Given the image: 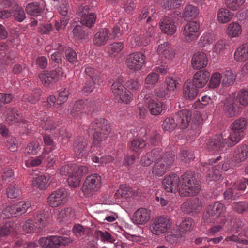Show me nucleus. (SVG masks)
I'll use <instances>...</instances> for the list:
<instances>
[{"instance_id":"obj_13","label":"nucleus","mask_w":248,"mask_h":248,"mask_svg":"<svg viewBox=\"0 0 248 248\" xmlns=\"http://www.w3.org/2000/svg\"><path fill=\"white\" fill-rule=\"evenodd\" d=\"M88 6H80L78 10V14L81 16V23L87 27L91 28L94 24L96 16L93 13H89Z\"/></svg>"},{"instance_id":"obj_32","label":"nucleus","mask_w":248,"mask_h":248,"mask_svg":"<svg viewBox=\"0 0 248 248\" xmlns=\"http://www.w3.org/2000/svg\"><path fill=\"white\" fill-rule=\"evenodd\" d=\"M238 105L246 107L248 105V90L241 89L238 92L235 97H233Z\"/></svg>"},{"instance_id":"obj_3","label":"nucleus","mask_w":248,"mask_h":248,"mask_svg":"<svg viewBox=\"0 0 248 248\" xmlns=\"http://www.w3.org/2000/svg\"><path fill=\"white\" fill-rule=\"evenodd\" d=\"M91 126L94 130L93 144L95 146H99L108 137L110 132V126L108 124V121L105 119H100L98 122H92Z\"/></svg>"},{"instance_id":"obj_2","label":"nucleus","mask_w":248,"mask_h":248,"mask_svg":"<svg viewBox=\"0 0 248 248\" xmlns=\"http://www.w3.org/2000/svg\"><path fill=\"white\" fill-rule=\"evenodd\" d=\"M245 118L240 117L236 119L231 125V132L226 140V144L228 147H232L238 143L244 136L247 126Z\"/></svg>"},{"instance_id":"obj_23","label":"nucleus","mask_w":248,"mask_h":248,"mask_svg":"<svg viewBox=\"0 0 248 248\" xmlns=\"http://www.w3.org/2000/svg\"><path fill=\"white\" fill-rule=\"evenodd\" d=\"M198 93V90L191 81H186L183 86V94L186 99L193 100L195 99Z\"/></svg>"},{"instance_id":"obj_28","label":"nucleus","mask_w":248,"mask_h":248,"mask_svg":"<svg viewBox=\"0 0 248 248\" xmlns=\"http://www.w3.org/2000/svg\"><path fill=\"white\" fill-rule=\"evenodd\" d=\"M199 14V9L193 5H188L185 7L183 13V17L185 20H190L195 18Z\"/></svg>"},{"instance_id":"obj_6","label":"nucleus","mask_w":248,"mask_h":248,"mask_svg":"<svg viewBox=\"0 0 248 248\" xmlns=\"http://www.w3.org/2000/svg\"><path fill=\"white\" fill-rule=\"evenodd\" d=\"M224 204L215 202L208 205L203 215V218L207 223H214L216 218L219 217L225 210Z\"/></svg>"},{"instance_id":"obj_26","label":"nucleus","mask_w":248,"mask_h":248,"mask_svg":"<svg viewBox=\"0 0 248 248\" xmlns=\"http://www.w3.org/2000/svg\"><path fill=\"white\" fill-rule=\"evenodd\" d=\"M44 10L43 4L38 2H34L29 3L26 7L27 13L31 16H37L42 13Z\"/></svg>"},{"instance_id":"obj_22","label":"nucleus","mask_w":248,"mask_h":248,"mask_svg":"<svg viewBox=\"0 0 248 248\" xmlns=\"http://www.w3.org/2000/svg\"><path fill=\"white\" fill-rule=\"evenodd\" d=\"M191 112L187 109H183L176 114L177 121L180 123V126L182 129L186 128L191 120Z\"/></svg>"},{"instance_id":"obj_57","label":"nucleus","mask_w":248,"mask_h":248,"mask_svg":"<svg viewBox=\"0 0 248 248\" xmlns=\"http://www.w3.org/2000/svg\"><path fill=\"white\" fill-rule=\"evenodd\" d=\"M176 78H173V77L170 78H168L166 80V83L167 85L166 89L167 91L172 92L180 85L179 82L175 79Z\"/></svg>"},{"instance_id":"obj_51","label":"nucleus","mask_w":248,"mask_h":248,"mask_svg":"<svg viewBox=\"0 0 248 248\" xmlns=\"http://www.w3.org/2000/svg\"><path fill=\"white\" fill-rule=\"evenodd\" d=\"M95 235L97 239H100L101 241H103L113 242L112 240V235L107 231L103 232L99 230H96L95 232Z\"/></svg>"},{"instance_id":"obj_1","label":"nucleus","mask_w":248,"mask_h":248,"mask_svg":"<svg viewBox=\"0 0 248 248\" xmlns=\"http://www.w3.org/2000/svg\"><path fill=\"white\" fill-rule=\"evenodd\" d=\"M164 188L168 192L177 190L181 197L197 195L202 189L200 175L191 170H188L181 177L175 174L166 176L162 181Z\"/></svg>"},{"instance_id":"obj_41","label":"nucleus","mask_w":248,"mask_h":248,"mask_svg":"<svg viewBox=\"0 0 248 248\" xmlns=\"http://www.w3.org/2000/svg\"><path fill=\"white\" fill-rule=\"evenodd\" d=\"M32 184L41 190L46 189L49 186L48 180L44 175H40L35 178L32 180Z\"/></svg>"},{"instance_id":"obj_56","label":"nucleus","mask_w":248,"mask_h":248,"mask_svg":"<svg viewBox=\"0 0 248 248\" xmlns=\"http://www.w3.org/2000/svg\"><path fill=\"white\" fill-rule=\"evenodd\" d=\"M42 125L44 129L51 131L57 128L58 126V122L56 123L51 119L46 118V120H43Z\"/></svg>"},{"instance_id":"obj_31","label":"nucleus","mask_w":248,"mask_h":248,"mask_svg":"<svg viewBox=\"0 0 248 248\" xmlns=\"http://www.w3.org/2000/svg\"><path fill=\"white\" fill-rule=\"evenodd\" d=\"M175 157V155L172 152H166L161 155V157L158 160L163 163L164 165L169 169L174 163Z\"/></svg>"},{"instance_id":"obj_27","label":"nucleus","mask_w":248,"mask_h":248,"mask_svg":"<svg viewBox=\"0 0 248 248\" xmlns=\"http://www.w3.org/2000/svg\"><path fill=\"white\" fill-rule=\"evenodd\" d=\"M59 51L65 54L66 59L71 63H75L77 61V57L76 52L72 48L60 45L58 47Z\"/></svg>"},{"instance_id":"obj_46","label":"nucleus","mask_w":248,"mask_h":248,"mask_svg":"<svg viewBox=\"0 0 248 248\" xmlns=\"http://www.w3.org/2000/svg\"><path fill=\"white\" fill-rule=\"evenodd\" d=\"M177 125L173 118L167 117L163 121L162 126L165 131L170 132L174 130Z\"/></svg>"},{"instance_id":"obj_4","label":"nucleus","mask_w":248,"mask_h":248,"mask_svg":"<svg viewBox=\"0 0 248 248\" xmlns=\"http://www.w3.org/2000/svg\"><path fill=\"white\" fill-rule=\"evenodd\" d=\"M72 242V240L70 237L58 235L42 237L38 241L39 244L43 248H58L61 246H67Z\"/></svg>"},{"instance_id":"obj_7","label":"nucleus","mask_w":248,"mask_h":248,"mask_svg":"<svg viewBox=\"0 0 248 248\" xmlns=\"http://www.w3.org/2000/svg\"><path fill=\"white\" fill-rule=\"evenodd\" d=\"M63 74L62 68L57 67L51 71H44L39 75V78L43 85L48 87L50 84L57 82L59 80L60 75L63 76Z\"/></svg>"},{"instance_id":"obj_62","label":"nucleus","mask_w":248,"mask_h":248,"mask_svg":"<svg viewBox=\"0 0 248 248\" xmlns=\"http://www.w3.org/2000/svg\"><path fill=\"white\" fill-rule=\"evenodd\" d=\"M16 205L18 208V211L19 212V216L27 212H31V204L29 202H25L24 203L21 202Z\"/></svg>"},{"instance_id":"obj_64","label":"nucleus","mask_w":248,"mask_h":248,"mask_svg":"<svg viewBox=\"0 0 248 248\" xmlns=\"http://www.w3.org/2000/svg\"><path fill=\"white\" fill-rule=\"evenodd\" d=\"M4 113L7 121H13L18 120V114L17 113L16 110L13 108H7Z\"/></svg>"},{"instance_id":"obj_60","label":"nucleus","mask_w":248,"mask_h":248,"mask_svg":"<svg viewBox=\"0 0 248 248\" xmlns=\"http://www.w3.org/2000/svg\"><path fill=\"white\" fill-rule=\"evenodd\" d=\"M113 93L115 95L119 96L124 91H126V88L123 86L120 81L115 82L111 86Z\"/></svg>"},{"instance_id":"obj_25","label":"nucleus","mask_w":248,"mask_h":248,"mask_svg":"<svg viewBox=\"0 0 248 248\" xmlns=\"http://www.w3.org/2000/svg\"><path fill=\"white\" fill-rule=\"evenodd\" d=\"M234 57L237 62H244L248 60V43L243 44L236 49Z\"/></svg>"},{"instance_id":"obj_15","label":"nucleus","mask_w":248,"mask_h":248,"mask_svg":"<svg viewBox=\"0 0 248 248\" xmlns=\"http://www.w3.org/2000/svg\"><path fill=\"white\" fill-rule=\"evenodd\" d=\"M150 218V212L146 208H141L137 210L131 218L133 222L137 225L145 224Z\"/></svg>"},{"instance_id":"obj_9","label":"nucleus","mask_w":248,"mask_h":248,"mask_svg":"<svg viewBox=\"0 0 248 248\" xmlns=\"http://www.w3.org/2000/svg\"><path fill=\"white\" fill-rule=\"evenodd\" d=\"M145 56L141 52H134L130 54L126 60L127 66L134 71L140 70L144 63Z\"/></svg>"},{"instance_id":"obj_11","label":"nucleus","mask_w":248,"mask_h":248,"mask_svg":"<svg viewBox=\"0 0 248 248\" xmlns=\"http://www.w3.org/2000/svg\"><path fill=\"white\" fill-rule=\"evenodd\" d=\"M202 206V202L198 198L189 199L183 203L181 209L183 212L186 214L198 213Z\"/></svg>"},{"instance_id":"obj_49","label":"nucleus","mask_w":248,"mask_h":248,"mask_svg":"<svg viewBox=\"0 0 248 248\" xmlns=\"http://www.w3.org/2000/svg\"><path fill=\"white\" fill-rule=\"evenodd\" d=\"M13 226L12 222H8L0 226V236L5 237L10 235L14 231Z\"/></svg>"},{"instance_id":"obj_55","label":"nucleus","mask_w":248,"mask_h":248,"mask_svg":"<svg viewBox=\"0 0 248 248\" xmlns=\"http://www.w3.org/2000/svg\"><path fill=\"white\" fill-rule=\"evenodd\" d=\"M85 27L80 25H77L73 30V35L77 39H82L86 36V33L84 31Z\"/></svg>"},{"instance_id":"obj_33","label":"nucleus","mask_w":248,"mask_h":248,"mask_svg":"<svg viewBox=\"0 0 248 248\" xmlns=\"http://www.w3.org/2000/svg\"><path fill=\"white\" fill-rule=\"evenodd\" d=\"M233 14L227 9L221 8L217 13L218 21L220 23H225L230 21L232 18Z\"/></svg>"},{"instance_id":"obj_35","label":"nucleus","mask_w":248,"mask_h":248,"mask_svg":"<svg viewBox=\"0 0 248 248\" xmlns=\"http://www.w3.org/2000/svg\"><path fill=\"white\" fill-rule=\"evenodd\" d=\"M42 94V91L38 88L35 89L30 96L24 95L22 97V101L25 102H30L31 104H35L40 100Z\"/></svg>"},{"instance_id":"obj_16","label":"nucleus","mask_w":248,"mask_h":248,"mask_svg":"<svg viewBox=\"0 0 248 248\" xmlns=\"http://www.w3.org/2000/svg\"><path fill=\"white\" fill-rule=\"evenodd\" d=\"M225 147L224 139L222 136L216 135L209 139L206 143L207 149L209 151H222Z\"/></svg>"},{"instance_id":"obj_59","label":"nucleus","mask_w":248,"mask_h":248,"mask_svg":"<svg viewBox=\"0 0 248 248\" xmlns=\"http://www.w3.org/2000/svg\"><path fill=\"white\" fill-rule=\"evenodd\" d=\"M6 147L11 151L15 152L17 150L18 142L16 138L8 137L6 141Z\"/></svg>"},{"instance_id":"obj_14","label":"nucleus","mask_w":248,"mask_h":248,"mask_svg":"<svg viewBox=\"0 0 248 248\" xmlns=\"http://www.w3.org/2000/svg\"><path fill=\"white\" fill-rule=\"evenodd\" d=\"M248 158V145L241 144L237 146L234 149L231 157L232 162L239 163Z\"/></svg>"},{"instance_id":"obj_36","label":"nucleus","mask_w":248,"mask_h":248,"mask_svg":"<svg viewBox=\"0 0 248 248\" xmlns=\"http://www.w3.org/2000/svg\"><path fill=\"white\" fill-rule=\"evenodd\" d=\"M165 240L171 244H177V243L184 240V237L180 232L175 231L169 232L165 236Z\"/></svg>"},{"instance_id":"obj_43","label":"nucleus","mask_w":248,"mask_h":248,"mask_svg":"<svg viewBox=\"0 0 248 248\" xmlns=\"http://www.w3.org/2000/svg\"><path fill=\"white\" fill-rule=\"evenodd\" d=\"M39 144L37 142L30 143L25 149V157L28 156L31 158L32 156L37 155Z\"/></svg>"},{"instance_id":"obj_19","label":"nucleus","mask_w":248,"mask_h":248,"mask_svg":"<svg viewBox=\"0 0 248 248\" xmlns=\"http://www.w3.org/2000/svg\"><path fill=\"white\" fill-rule=\"evenodd\" d=\"M208 63V59L205 54L202 52H196L191 60L192 66L194 69H200L205 67Z\"/></svg>"},{"instance_id":"obj_44","label":"nucleus","mask_w":248,"mask_h":248,"mask_svg":"<svg viewBox=\"0 0 248 248\" xmlns=\"http://www.w3.org/2000/svg\"><path fill=\"white\" fill-rule=\"evenodd\" d=\"M85 105L82 100L77 101L73 106L71 114L74 118L79 117L82 113Z\"/></svg>"},{"instance_id":"obj_5","label":"nucleus","mask_w":248,"mask_h":248,"mask_svg":"<svg viewBox=\"0 0 248 248\" xmlns=\"http://www.w3.org/2000/svg\"><path fill=\"white\" fill-rule=\"evenodd\" d=\"M101 186V177L96 174L88 176L84 181L82 186V191L87 197L96 193Z\"/></svg>"},{"instance_id":"obj_10","label":"nucleus","mask_w":248,"mask_h":248,"mask_svg":"<svg viewBox=\"0 0 248 248\" xmlns=\"http://www.w3.org/2000/svg\"><path fill=\"white\" fill-rule=\"evenodd\" d=\"M199 24L196 21L190 22L185 26L183 32V41L191 42L198 37V31L199 29Z\"/></svg>"},{"instance_id":"obj_38","label":"nucleus","mask_w":248,"mask_h":248,"mask_svg":"<svg viewBox=\"0 0 248 248\" xmlns=\"http://www.w3.org/2000/svg\"><path fill=\"white\" fill-rule=\"evenodd\" d=\"M169 170L163 163L158 160L152 168V173L155 176H161Z\"/></svg>"},{"instance_id":"obj_20","label":"nucleus","mask_w":248,"mask_h":248,"mask_svg":"<svg viewBox=\"0 0 248 248\" xmlns=\"http://www.w3.org/2000/svg\"><path fill=\"white\" fill-rule=\"evenodd\" d=\"M238 105L233 97H230L225 100L223 111L228 117H234L236 114V108Z\"/></svg>"},{"instance_id":"obj_63","label":"nucleus","mask_w":248,"mask_h":248,"mask_svg":"<svg viewBox=\"0 0 248 248\" xmlns=\"http://www.w3.org/2000/svg\"><path fill=\"white\" fill-rule=\"evenodd\" d=\"M19 189L17 186L10 185L7 188V195L9 198H15L19 194Z\"/></svg>"},{"instance_id":"obj_8","label":"nucleus","mask_w":248,"mask_h":248,"mask_svg":"<svg viewBox=\"0 0 248 248\" xmlns=\"http://www.w3.org/2000/svg\"><path fill=\"white\" fill-rule=\"evenodd\" d=\"M171 225V222L167 217H159L152 220L150 229L153 233L159 235L167 231Z\"/></svg>"},{"instance_id":"obj_30","label":"nucleus","mask_w":248,"mask_h":248,"mask_svg":"<svg viewBox=\"0 0 248 248\" xmlns=\"http://www.w3.org/2000/svg\"><path fill=\"white\" fill-rule=\"evenodd\" d=\"M226 32L229 37H238L241 34V27L240 25L237 23H231L228 25Z\"/></svg>"},{"instance_id":"obj_52","label":"nucleus","mask_w":248,"mask_h":248,"mask_svg":"<svg viewBox=\"0 0 248 248\" xmlns=\"http://www.w3.org/2000/svg\"><path fill=\"white\" fill-rule=\"evenodd\" d=\"M245 0H226V6L229 9L235 11L239 9L244 3Z\"/></svg>"},{"instance_id":"obj_45","label":"nucleus","mask_w":248,"mask_h":248,"mask_svg":"<svg viewBox=\"0 0 248 248\" xmlns=\"http://www.w3.org/2000/svg\"><path fill=\"white\" fill-rule=\"evenodd\" d=\"M193 228V220L188 217L183 219L179 224V231L181 232L190 231Z\"/></svg>"},{"instance_id":"obj_12","label":"nucleus","mask_w":248,"mask_h":248,"mask_svg":"<svg viewBox=\"0 0 248 248\" xmlns=\"http://www.w3.org/2000/svg\"><path fill=\"white\" fill-rule=\"evenodd\" d=\"M67 199L63 189L53 192L47 198V203L52 207H56L64 204Z\"/></svg>"},{"instance_id":"obj_34","label":"nucleus","mask_w":248,"mask_h":248,"mask_svg":"<svg viewBox=\"0 0 248 248\" xmlns=\"http://www.w3.org/2000/svg\"><path fill=\"white\" fill-rule=\"evenodd\" d=\"M23 229L26 233L40 232L41 227L36 224L32 220L29 219L27 220L23 225Z\"/></svg>"},{"instance_id":"obj_61","label":"nucleus","mask_w":248,"mask_h":248,"mask_svg":"<svg viewBox=\"0 0 248 248\" xmlns=\"http://www.w3.org/2000/svg\"><path fill=\"white\" fill-rule=\"evenodd\" d=\"M180 155L181 160L185 163L193 160L195 158L194 154L191 151L187 150H182Z\"/></svg>"},{"instance_id":"obj_47","label":"nucleus","mask_w":248,"mask_h":248,"mask_svg":"<svg viewBox=\"0 0 248 248\" xmlns=\"http://www.w3.org/2000/svg\"><path fill=\"white\" fill-rule=\"evenodd\" d=\"M12 13H13V16L15 19L18 21L22 22L26 18L25 13L24 10L17 5V6L15 7L14 9H11Z\"/></svg>"},{"instance_id":"obj_18","label":"nucleus","mask_w":248,"mask_h":248,"mask_svg":"<svg viewBox=\"0 0 248 248\" xmlns=\"http://www.w3.org/2000/svg\"><path fill=\"white\" fill-rule=\"evenodd\" d=\"M87 142L84 138L78 137L74 142V147L77 157L81 159L87 155Z\"/></svg>"},{"instance_id":"obj_24","label":"nucleus","mask_w":248,"mask_h":248,"mask_svg":"<svg viewBox=\"0 0 248 248\" xmlns=\"http://www.w3.org/2000/svg\"><path fill=\"white\" fill-rule=\"evenodd\" d=\"M109 31L104 28L97 32L94 36L93 42L97 46H101L106 44L109 39Z\"/></svg>"},{"instance_id":"obj_48","label":"nucleus","mask_w":248,"mask_h":248,"mask_svg":"<svg viewBox=\"0 0 248 248\" xmlns=\"http://www.w3.org/2000/svg\"><path fill=\"white\" fill-rule=\"evenodd\" d=\"M58 131V136L61 138L62 143L64 145L67 144L72 137V134L64 127L60 128Z\"/></svg>"},{"instance_id":"obj_50","label":"nucleus","mask_w":248,"mask_h":248,"mask_svg":"<svg viewBox=\"0 0 248 248\" xmlns=\"http://www.w3.org/2000/svg\"><path fill=\"white\" fill-rule=\"evenodd\" d=\"M221 78V74L219 73L216 72L213 74L208 83L209 87L211 89L217 87L220 85Z\"/></svg>"},{"instance_id":"obj_58","label":"nucleus","mask_w":248,"mask_h":248,"mask_svg":"<svg viewBox=\"0 0 248 248\" xmlns=\"http://www.w3.org/2000/svg\"><path fill=\"white\" fill-rule=\"evenodd\" d=\"M81 179L80 176H77L74 173L71 175H69L67 179V182L71 187L76 188L79 186Z\"/></svg>"},{"instance_id":"obj_37","label":"nucleus","mask_w":248,"mask_h":248,"mask_svg":"<svg viewBox=\"0 0 248 248\" xmlns=\"http://www.w3.org/2000/svg\"><path fill=\"white\" fill-rule=\"evenodd\" d=\"M219 166H211L207 171L206 178L209 181H216L220 178L221 174Z\"/></svg>"},{"instance_id":"obj_39","label":"nucleus","mask_w":248,"mask_h":248,"mask_svg":"<svg viewBox=\"0 0 248 248\" xmlns=\"http://www.w3.org/2000/svg\"><path fill=\"white\" fill-rule=\"evenodd\" d=\"M132 195L133 192L131 188L126 185H121L115 193V196L117 197V198L120 197L127 198L132 196Z\"/></svg>"},{"instance_id":"obj_40","label":"nucleus","mask_w":248,"mask_h":248,"mask_svg":"<svg viewBox=\"0 0 248 248\" xmlns=\"http://www.w3.org/2000/svg\"><path fill=\"white\" fill-rule=\"evenodd\" d=\"M235 78L236 75L232 70H227L224 74L222 84L225 87H229L234 83Z\"/></svg>"},{"instance_id":"obj_53","label":"nucleus","mask_w":248,"mask_h":248,"mask_svg":"<svg viewBox=\"0 0 248 248\" xmlns=\"http://www.w3.org/2000/svg\"><path fill=\"white\" fill-rule=\"evenodd\" d=\"M146 145L145 141L141 139H134L131 142V145L129 147L131 150L137 151L140 149L143 148Z\"/></svg>"},{"instance_id":"obj_29","label":"nucleus","mask_w":248,"mask_h":248,"mask_svg":"<svg viewBox=\"0 0 248 248\" xmlns=\"http://www.w3.org/2000/svg\"><path fill=\"white\" fill-rule=\"evenodd\" d=\"M146 106L149 109L150 113L153 115H159L163 110V103L161 102H157L154 100H150Z\"/></svg>"},{"instance_id":"obj_54","label":"nucleus","mask_w":248,"mask_h":248,"mask_svg":"<svg viewBox=\"0 0 248 248\" xmlns=\"http://www.w3.org/2000/svg\"><path fill=\"white\" fill-rule=\"evenodd\" d=\"M233 210L238 213L248 211V203L244 202H234L232 205Z\"/></svg>"},{"instance_id":"obj_42","label":"nucleus","mask_w":248,"mask_h":248,"mask_svg":"<svg viewBox=\"0 0 248 248\" xmlns=\"http://www.w3.org/2000/svg\"><path fill=\"white\" fill-rule=\"evenodd\" d=\"M124 47L123 44L121 42H115L110 44L108 48V53L109 56L115 57L119 53Z\"/></svg>"},{"instance_id":"obj_17","label":"nucleus","mask_w":248,"mask_h":248,"mask_svg":"<svg viewBox=\"0 0 248 248\" xmlns=\"http://www.w3.org/2000/svg\"><path fill=\"white\" fill-rule=\"evenodd\" d=\"M210 73L202 70L196 72L193 76L191 83L197 88L204 87L209 80Z\"/></svg>"},{"instance_id":"obj_21","label":"nucleus","mask_w":248,"mask_h":248,"mask_svg":"<svg viewBox=\"0 0 248 248\" xmlns=\"http://www.w3.org/2000/svg\"><path fill=\"white\" fill-rule=\"evenodd\" d=\"M159 24L161 31L165 33L171 35L175 32L176 27L174 22L169 16L162 18Z\"/></svg>"}]
</instances>
